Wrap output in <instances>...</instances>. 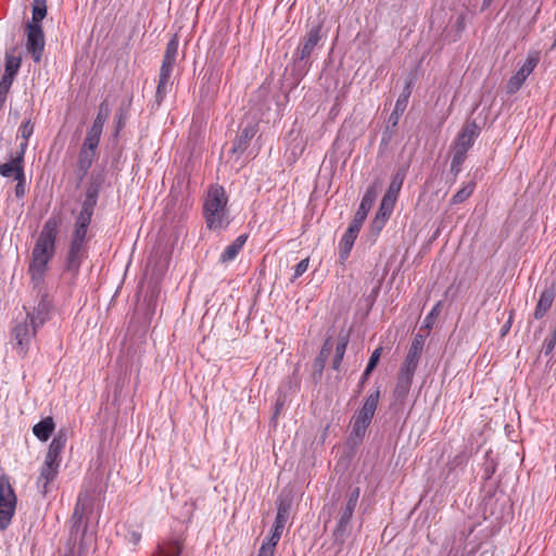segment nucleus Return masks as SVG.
<instances>
[{
    "instance_id": "f257e3e1",
    "label": "nucleus",
    "mask_w": 556,
    "mask_h": 556,
    "mask_svg": "<svg viewBox=\"0 0 556 556\" xmlns=\"http://www.w3.org/2000/svg\"><path fill=\"white\" fill-rule=\"evenodd\" d=\"M59 223V219L55 217H50L46 220L31 251L28 274L30 275V282L34 288H38L43 283L49 262L55 253Z\"/></svg>"
},
{
    "instance_id": "f03ea898",
    "label": "nucleus",
    "mask_w": 556,
    "mask_h": 556,
    "mask_svg": "<svg viewBox=\"0 0 556 556\" xmlns=\"http://www.w3.org/2000/svg\"><path fill=\"white\" fill-rule=\"evenodd\" d=\"M359 495V488L352 489L346 496V501L333 515L336 526L331 533V544L328 547V551L331 552V556H337L342 552L343 546L351 534L350 521L357 505Z\"/></svg>"
},
{
    "instance_id": "7ed1b4c3",
    "label": "nucleus",
    "mask_w": 556,
    "mask_h": 556,
    "mask_svg": "<svg viewBox=\"0 0 556 556\" xmlns=\"http://www.w3.org/2000/svg\"><path fill=\"white\" fill-rule=\"evenodd\" d=\"M228 197L222 186H212L203 205L205 223L208 229L219 230L226 228L230 223L229 210L227 207Z\"/></svg>"
},
{
    "instance_id": "20e7f679",
    "label": "nucleus",
    "mask_w": 556,
    "mask_h": 556,
    "mask_svg": "<svg viewBox=\"0 0 556 556\" xmlns=\"http://www.w3.org/2000/svg\"><path fill=\"white\" fill-rule=\"evenodd\" d=\"M16 507L15 493L5 477L0 478V529L5 530L12 520Z\"/></svg>"
},
{
    "instance_id": "39448f33",
    "label": "nucleus",
    "mask_w": 556,
    "mask_h": 556,
    "mask_svg": "<svg viewBox=\"0 0 556 556\" xmlns=\"http://www.w3.org/2000/svg\"><path fill=\"white\" fill-rule=\"evenodd\" d=\"M325 23V18L319 14L315 21L312 22L306 36L303 38L302 42L299 45L296 49V61L298 63H302L311 56L315 47L321 40V29Z\"/></svg>"
},
{
    "instance_id": "423d86ee",
    "label": "nucleus",
    "mask_w": 556,
    "mask_h": 556,
    "mask_svg": "<svg viewBox=\"0 0 556 556\" xmlns=\"http://www.w3.org/2000/svg\"><path fill=\"white\" fill-rule=\"evenodd\" d=\"M539 61H540L539 52L532 51V52L528 53L525 63L520 66V68L517 71V73L510 77V79L507 83V92L508 93H511V94L516 93L521 88V86L526 81L527 77L536 67Z\"/></svg>"
},
{
    "instance_id": "0eeeda50",
    "label": "nucleus",
    "mask_w": 556,
    "mask_h": 556,
    "mask_svg": "<svg viewBox=\"0 0 556 556\" xmlns=\"http://www.w3.org/2000/svg\"><path fill=\"white\" fill-rule=\"evenodd\" d=\"M26 36V49L31 55L33 60L38 63L41 61L42 52L45 49V36L41 25H27Z\"/></svg>"
},
{
    "instance_id": "6e6552de",
    "label": "nucleus",
    "mask_w": 556,
    "mask_h": 556,
    "mask_svg": "<svg viewBox=\"0 0 556 556\" xmlns=\"http://www.w3.org/2000/svg\"><path fill=\"white\" fill-rule=\"evenodd\" d=\"M425 339L421 334H416L410 343L406 357L401 365L400 370L409 375H415L424 350Z\"/></svg>"
},
{
    "instance_id": "1a4fd4ad",
    "label": "nucleus",
    "mask_w": 556,
    "mask_h": 556,
    "mask_svg": "<svg viewBox=\"0 0 556 556\" xmlns=\"http://www.w3.org/2000/svg\"><path fill=\"white\" fill-rule=\"evenodd\" d=\"M178 54V38L175 35L168 42L163 56L159 80L170 81Z\"/></svg>"
},
{
    "instance_id": "9d476101",
    "label": "nucleus",
    "mask_w": 556,
    "mask_h": 556,
    "mask_svg": "<svg viewBox=\"0 0 556 556\" xmlns=\"http://www.w3.org/2000/svg\"><path fill=\"white\" fill-rule=\"evenodd\" d=\"M26 151V143H21V151L14 157L5 163H0V175L5 178H20L24 174V154Z\"/></svg>"
},
{
    "instance_id": "9b49d317",
    "label": "nucleus",
    "mask_w": 556,
    "mask_h": 556,
    "mask_svg": "<svg viewBox=\"0 0 556 556\" xmlns=\"http://www.w3.org/2000/svg\"><path fill=\"white\" fill-rule=\"evenodd\" d=\"M101 180L99 178L93 179L86 190V198L83 202L81 210L78 214L80 217L92 218L94 207L98 202Z\"/></svg>"
},
{
    "instance_id": "f8f14e48",
    "label": "nucleus",
    "mask_w": 556,
    "mask_h": 556,
    "mask_svg": "<svg viewBox=\"0 0 556 556\" xmlns=\"http://www.w3.org/2000/svg\"><path fill=\"white\" fill-rule=\"evenodd\" d=\"M36 332L37 329H34L27 317L25 318L24 323H21L14 327L13 336L17 342L21 354L26 353L27 346Z\"/></svg>"
},
{
    "instance_id": "ddd939ff",
    "label": "nucleus",
    "mask_w": 556,
    "mask_h": 556,
    "mask_svg": "<svg viewBox=\"0 0 556 556\" xmlns=\"http://www.w3.org/2000/svg\"><path fill=\"white\" fill-rule=\"evenodd\" d=\"M50 307V303L45 296L40 299L37 306L33 307L31 311L24 306V308L27 311L26 317L29 319L34 329H38L47 321Z\"/></svg>"
},
{
    "instance_id": "4468645a",
    "label": "nucleus",
    "mask_w": 556,
    "mask_h": 556,
    "mask_svg": "<svg viewBox=\"0 0 556 556\" xmlns=\"http://www.w3.org/2000/svg\"><path fill=\"white\" fill-rule=\"evenodd\" d=\"M479 132L480 129L477 123L475 121L468 122L464 125L453 146L455 148L468 151L472 147L475 139L479 136Z\"/></svg>"
},
{
    "instance_id": "2eb2a0df",
    "label": "nucleus",
    "mask_w": 556,
    "mask_h": 556,
    "mask_svg": "<svg viewBox=\"0 0 556 556\" xmlns=\"http://www.w3.org/2000/svg\"><path fill=\"white\" fill-rule=\"evenodd\" d=\"M255 134L256 127L254 125H247L244 128H242L236 136L235 140L232 141L230 153L236 155L237 157L242 155L243 152L250 146V142L252 138L255 136Z\"/></svg>"
},
{
    "instance_id": "dca6fc26",
    "label": "nucleus",
    "mask_w": 556,
    "mask_h": 556,
    "mask_svg": "<svg viewBox=\"0 0 556 556\" xmlns=\"http://www.w3.org/2000/svg\"><path fill=\"white\" fill-rule=\"evenodd\" d=\"M292 506V496L290 492L282 491L277 500V515L275 518L274 526L278 528H285L288 522L290 510Z\"/></svg>"
},
{
    "instance_id": "f3484780",
    "label": "nucleus",
    "mask_w": 556,
    "mask_h": 556,
    "mask_svg": "<svg viewBox=\"0 0 556 556\" xmlns=\"http://www.w3.org/2000/svg\"><path fill=\"white\" fill-rule=\"evenodd\" d=\"M379 399L380 391L377 389L366 397L363 406L355 413L354 417L370 424L376 413Z\"/></svg>"
},
{
    "instance_id": "a211bd4d",
    "label": "nucleus",
    "mask_w": 556,
    "mask_h": 556,
    "mask_svg": "<svg viewBox=\"0 0 556 556\" xmlns=\"http://www.w3.org/2000/svg\"><path fill=\"white\" fill-rule=\"evenodd\" d=\"M184 549L182 541L176 538L164 539L157 543L152 556H180Z\"/></svg>"
},
{
    "instance_id": "6ab92c4d",
    "label": "nucleus",
    "mask_w": 556,
    "mask_h": 556,
    "mask_svg": "<svg viewBox=\"0 0 556 556\" xmlns=\"http://www.w3.org/2000/svg\"><path fill=\"white\" fill-rule=\"evenodd\" d=\"M59 469L52 465H41L39 477L37 478L36 485L39 493L46 496L50 492V484L55 480Z\"/></svg>"
},
{
    "instance_id": "aec40b11",
    "label": "nucleus",
    "mask_w": 556,
    "mask_h": 556,
    "mask_svg": "<svg viewBox=\"0 0 556 556\" xmlns=\"http://www.w3.org/2000/svg\"><path fill=\"white\" fill-rule=\"evenodd\" d=\"M413 378H414L413 375L406 374L401 370L399 371L396 384L393 390V397H394L395 403H399L401 405L404 404V402L409 393Z\"/></svg>"
},
{
    "instance_id": "412c9836",
    "label": "nucleus",
    "mask_w": 556,
    "mask_h": 556,
    "mask_svg": "<svg viewBox=\"0 0 556 556\" xmlns=\"http://www.w3.org/2000/svg\"><path fill=\"white\" fill-rule=\"evenodd\" d=\"M87 257V254L67 251L65 258L64 274L70 276L72 282H74L79 274V269L83 261Z\"/></svg>"
},
{
    "instance_id": "4be33fe9",
    "label": "nucleus",
    "mask_w": 556,
    "mask_h": 556,
    "mask_svg": "<svg viewBox=\"0 0 556 556\" xmlns=\"http://www.w3.org/2000/svg\"><path fill=\"white\" fill-rule=\"evenodd\" d=\"M377 198V186L374 184L369 186L361 201L359 207L355 213V216L359 219H366L368 212L374 205Z\"/></svg>"
},
{
    "instance_id": "5701e85b",
    "label": "nucleus",
    "mask_w": 556,
    "mask_h": 556,
    "mask_svg": "<svg viewBox=\"0 0 556 556\" xmlns=\"http://www.w3.org/2000/svg\"><path fill=\"white\" fill-rule=\"evenodd\" d=\"M248 240V235H240L232 243L226 247L224 252L220 254L219 261L220 263H229L233 261L239 252L242 250L243 245Z\"/></svg>"
},
{
    "instance_id": "b1692460",
    "label": "nucleus",
    "mask_w": 556,
    "mask_h": 556,
    "mask_svg": "<svg viewBox=\"0 0 556 556\" xmlns=\"http://www.w3.org/2000/svg\"><path fill=\"white\" fill-rule=\"evenodd\" d=\"M554 298L555 293L553 289H545L542 291L534 311V317L536 319L542 318L548 312L553 304Z\"/></svg>"
},
{
    "instance_id": "393cba45",
    "label": "nucleus",
    "mask_w": 556,
    "mask_h": 556,
    "mask_svg": "<svg viewBox=\"0 0 556 556\" xmlns=\"http://www.w3.org/2000/svg\"><path fill=\"white\" fill-rule=\"evenodd\" d=\"M54 421L52 417L43 418L33 427V432L40 441H47L54 430Z\"/></svg>"
},
{
    "instance_id": "a878e982",
    "label": "nucleus",
    "mask_w": 556,
    "mask_h": 556,
    "mask_svg": "<svg viewBox=\"0 0 556 556\" xmlns=\"http://www.w3.org/2000/svg\"><path fill=\"white\" fill-rule=\"evenodd\" d=\"M91 223L90 218L77 216L75 220V228L72 233V239L87 241V231Z\"/></svg>"
},
{
    "instance_id": "bb28decb",
    "label": "nucleus",
    "mask_w": 556,
    "mask_h": 556,
    "mask_svg": "<svg viewBox=\"0 0 556 556\" xmlns=\"http://www.w3.org/2000/svg\"><path fill=\"white\" fill-rule=\"evenodd\" d=\"M96 150H90L81 147L78 155V168L83 172V175H85L91 167L96 156Z\"/></svg>"
},
{
    "instance_id": "cd10ccee",
    "label": "nucleus",
    "mask_w": 556,
    "mask_h": 556,
    "mask_svg": "<svg viewBox=\"0 0 556 556\" xmlns=\"http://www.w3.org/2000/svg\"><path fill=\"white\" fill-rule=\"evenodd\" d=\"M348 343H349V339L346 336H341L339 338L338 343L336 345V353H334V357H333V362H332V368L334 370H338L341 366V363L343 361V357H344V354L346 351Z\"/></svg>"
},
{
    "instance_id": "c85d7f7f",
    "label": "nucleus",
    "mask_w": 556,
    "mask_h": 556,
    "mask_svg": "<svg viewBox=\"0 0 556 556\" xmlns=\"http://www.w3.org/2000/svg\"><path fill=\"white\" fill-rule=\"evenodd\" d=\"M47 15L46 0H34L31 21L27 25H40Z\"/></svg>"
},
{
    "instance_id": "c756f323",
    "label": "nucleus",
    "mask_w": 556,
    "mask_h": 556,
    "mask_svg": "<svg viewBox=\"0 0 556 556\" xmlns=\"http://www.w3.org/2000/svg\"><path fill=\"white\" fill-rule=\"evenodd\" d=\"M101 135H102L101 128L91 126V128L88 130L85 141L83 143V148H87V149L97 151Z\"/></svg>"
},
{
    "instance_id": "7c9ffc66",
    "label": "nucleus",
    "mask_w": 556,
    "mask_h": 556,
    "mask_svg": "<svg viewBox=\"0 0 556 556\" xmlns=\"http://www.w3.org/2000/svg\"><path fill=\"white\" fill-rule=\"evenodd\" d=\"M370 424L361 420L353 416L352 418V430H351V439L354 441H362L365 437L366 430Z\"/></svg>"
},
{
    "instance_id": "2f4dec72",
    "label": "nucleus",
    "mask_w": 556,
    "mask_h": 556,
    "mask_svg": "<svg viewBox=\"0 0 556 556\" xmlns=\"http://www.w3.org/2000/svg\"><path fill=\"white\" fill-rule=\"evenodd\" d=\"M172 81L159 80L153 106L159 108L162 104L167 93L172 91Z\"/></svg>"
},
{
    "instance_id": "473e14b6",
    "label": "nucleus",
    "mask_w": 556,
    "mask_h": 556,
    "mask_svg": "<svg viewBox=\"0 0 556 556\" xmlns=\"http://www.w3.org/2000/svg\"><path fill=\"white\" fill-rule=\"evenodd\" d=\"M476 184L470 181L463 186L460 190H458L451 199V204H460L466 201L473 192Z\"/></svg>"
},
{
    "instance_id": "72a5a7b5",
    "label": "nucleus",
    "mask_w": 556,
    "mask_h": 556,
    "mask_svg": "<svg viewBox=\"0 0 556 556\" xmlns=\"http://www.w3.org/2000/svg\"><path fill=\"white\" fill-rule=\"evenodd\" d=\"M355 240H356V238H354L353 236L348 235L345 232L342 236L341 241L339 243V249H340L339 253H340L341 262H344L349 257Z\"/></svg>"
},
{
    "instance_id": "f704fd0d",
    "label": "nucleus",
    "mask_w": 556,
    "mask_h": 556,
    "mask_svg": "<svg viewBox=\"0 0 556 556\" xmlns=\"http://www.w3.org/2000/svg\"><path fill=\"white\" fill-rule=\"evenodd\" d=\"M21 66V59L14 55H5V71L4 75L8 78H13L17 74Z\"/></svg>"
},
{
    "instance_id": "c9c22d12",
    "label": "nucleus",
    "mask_w": 556,
    "mask_h": 556,
    "mask_svg": "<svg viewBox=\"0 0 556 556\" xmlns=\"http://www.w3.org/2000/svg\"><path fill=\"white\" fill-rule=\"evenodd\" d=\"M453 159L451 162V172L455 175H457L462 170V165L466 160V155L468 151L455 148L453 146Z\"/></svg>"
},
{
    "instance_id": "e433bc0d",
    "label": "nucleus",
    "mask_w": 556,
    "mask_h": 556,
    "mask_svg": "<svg viewBox=\"0 0 556 556\" xmlns=\"http://www.w3.org/2000/svg\"><path fill=\"white\" fill-rule=\"evenodd\" d=\"M404 177H405L404 173H397L393 177V179H392V181H391V184L389 186V189H388V191L386 192L384 195L390 197V198L396 200L397 195H399V192H400V190L402 188V185H403V181H404Z\"/></svg>"
},
{
    "instance_id": "4c0bfd02",
    "label": "nucleus",
    "mask_w": 556,
    "mask_h": 556,
    "mask_svg": "<svg viewBox=\"0 0 556 556\" xmlns=\"http://www.w3.org/2000/svg\"><path fill=\"white\" fill-rule=\"evenodd\" d=\"M111 110L109 104L104 101L99 105V112L92 123V126L101 128L103 130L104 124L110 116Z\"/></svg>"
},
{
    "instance_id": "58836bf2",
    "label": "nucleus",
    "mask_w": 556,
    "mask_h": 556,
    "mask_svg": "<svg viewBox=\"0 0 556 556\" xmlns=\"http://www.w3.org/2000/svg\"><path fill=\"white\" fill-rule=\"evenodd\" d=\"M395 201L390 197L383 195L377 214L388 219L394 208Z\"/></svg>"
},
{
    "instance_id": "ea45409f",
    "label": "nucleus",
    "mask_w": 556,
    "mask_h": 556,
    "mask_svg": "<svg viewBox=\"0 0 556 556\" xmlns=\"http://www.w3.org/2000/svg\"><path fill=\"white\" fill-rule=\"evenodd\" d=\"M65 443L66 438L64 435H55L49 445L48 452L55 455L56 457H61Z\"/></svg>"
},
{
    "instance_id": "a19ab883",
    "label": "nucleus",
    "mask_w": 556,
    "mask_h": 556,
    "mask_svg": "<svg viewBox=\"0 0 556 556\" xmlns=\"http://www.w3.org/2000/svg\"><path fill=\"white\" fill-rule=\"evenodd\" d=\"M283 529L285 528H278V526L273 525L269 538L264 540L262 544L276 549V546L282 535Z\"/></svg>"
},
{
    "instance_id": "79ce46f5",
    "label": "nucleus",
    "mask_w": 556,
    "mask_h": 556,
    "mask_svg": "<svg viewBox=\"0 0 556 556\" xmlns=\"http://www.w3.org/2000/svg\"><path fill=\"white\" fill-rule=\"evenodd\" d=\"M410 93H412V85H410V83H408V84H406L402 93L400 94L399 99L396 100L395 113H397L400 111L403 112L405 110Z\"/></svg>"
},
{
    "instance_id": "37998d69",
    "label": "nucleus",
    "mask_w": 556,
    "mask_h": 556,
    "mask_svg": "<svg viewBox=\"0 0 556 556\" xmlns=\"http://www.w3.org/2000/svg\"><path fill=\"white\" fill-rule=\"evenodd\" d=\"M84 517V504L81 496L78 497L77 504L75 506L72 520H73V528L78 529L81 526Z\"/></svg>"
},
{
    "instance_id": "c03bdc74",
    "label": "nucleus",
    "mask_w": 556,
    "mask_h": 556,
    "mask_svg": "<svg viewBox=\"0 0 556 556\" xmlns=\"http://www.w3.org/2000/svg\"><path fill=\"white\" fill-rule=\"evenodd\" d=\"M18 131L23 138L22 143H26V147H27L28 139L34 134V125L30 123V121H26L25 123L22 124Z\"/></svg>"
},
{
    "instance_id": "a18cd8bd",
    "label": "nucleus",
    "mask_w": 556,
    "mask_h": 556,
    "mask_svg": "<svg viewBox=\"0 0 556 556\" xmlns=\"http://www.w3.org/2000/svg\"><path fill=\"white\" fill-rule=\"evenodd\" d=\"M381 352H382V348H377L372 353H371V356L369 358V362L366 366V375H370L372 372V370L376 368L378 362H379V358L381 356Z\"/></svg>"
},
{
    "instance_id": "49530a36",
    "label": "nucleus",
    "mask_w": 556,
    "mask_h": 556,
    "mask_svg": "<svg viewBox=\"0 0 556 556\" xmlns=\"http://www.w3.org/2000/svg\"><path fill=\"white\" fill-rule=\"evenodd\" d=\"M13 78H8L5 76H2V79L0 81V103H3L5 98H7V93L9 92L12 84H13Z\"/></svg>"
},
{
    "instance_id": "de8ad7c7",
    "label": "nucleus",
    "mask_w": 556,
    "mask_h": 556,
    "mask_svg": "<svg viewBox=\"0 0 556 556\" xmlns=\"http://www.w3.org/2000/svg\"><path fill=\"white\" fill-rule=\"evenodd\" d=\"M68 250L87 254V241H83V240L79 241L77 239L71 238Z\"/></svg>"
},
{
    "instance_id": "09e8293b",
    "label": "nucleus",
    "mask_w": 556,
    "mask_h": 556,
    "mask_svg": "<svg viewBox=\"0 0 556 556\" xmlns=\"http://www.w3.org/2000/svg\"><path fill=\"white\" fill-rule=\"evenodd\" d=\"M365 219H359L358 217L354 216L353 222L350 224L349 228L346 229L345 233L353 236L354 238H357V235L361 230L362 224Z\"/></svg>"
},
{
    "instance_id": "8fccbe9b",
    "label": "nucleus",
    "mask_w": 556,
    "mask_h": 556,
    "mask_svg": "<svg viewBox=\"0 0 556 556\" xmlns=\"http://www.w3.org/2000/svg\"><path fill=\"white\" fill-rule=\"evenodd\" d=\"M15 180L17 181L14 188L15 197L22 199L26 193L25 173L22 177L15 178Z\"/></svg>"
},
{
    "instance_id": "3c124183",
    "label": "nucleus",
    "mask_w": 556,
    "mask_h": 556,
    "mask_svg": "<svg viewBox=\"0 0 556 556\" xmlns=\"http://www.w3.org/2000/svg\"><path fill=\"white\" fill-rule=\"evenodd\" d=\"M308 263H309V258L306 257V258L302 260L301 262H299L295 265V267H294V275H293L292 280L298 279L299 277H301L307 270Z\"/></svg>"
},
{
    "instance_id": "603ef678",
    "label": "nucleus",
    "mask_w": 556,
    "mask_h": 556,
    "mask_svg": "<svg viewBox=\"0 0 556 556\" xmlns=\"http://www.w3.org/2000/svg\"><path fill=\"white\" fill-rule=\"evenodd\" d=\"M61 457H56L55 455L47 452L43 464L42 465H52V467L60 468Z\"/></svg>"
},
{
    "instance_id": "864d4df0",
    "label": "nucleus",
    "mask_w": 556,
    "mask_h": 556,
    "mask_svg": "<svg viewBox=\"0 0 556 556\" xmlns=\"http://www.w3.org/2000/svg\"><path fill=\"white\" fill-rule=\"evenodd\" d=\"M440 307V302L431 309V312L426 316L424 323L427 328L432 326L433 318L438 315Z\"/></svg>"
},
{
    "instance_id": "5fc2aeb1",
    "label": "nucleus",
    "mask_w": 556,
    "mask_h": 556,
    "mask_svg": "<svg viewBox=\"0 0 556 556\" xmlns=\"http://www.w3.org/2000/svg\"><path fill=\"white\" fill-rule=\"evenodd\" d=\"M555 345H556V339L553 336H551V338H548L544 341V344H543L544 354L549 355L553 352Z\"/></svg>"
},
{
    "instance_id": "6e6d98bb",
    "label": "nucleus",
    "mask_w": 556,
    "mask_h": 556,
    "mask_svg": "<svg viewBox=\"0 0 556 556\" xmlns=\"http://www.w3.org/2000/svg\"><path fill=\"white\" fill-rule=\"evenodd\" d=\"M387 220H388L387 218L376 214V217L372 220V228L380 231L383 228V226L386 225Z\"/></svg>"
},
{
    "instance_id": "4d7b16f0",
    "label": "nucleus",
    "mask_w": 556,
    "mask_h": 556,
    "mask_svg": "<svg viewBox=\"0 0 556 556\" xmlns=\"http://www.w3.org/2000/svg\"><path fill=\"white\" fill-rule=\"evenodd\" d=\"M274 555H275V548L265 546L263 544L261 545L258 553H257V556H274Z\"/></svg>"
},
{
    "instance_id": "13d9d810",
    "label": "nucleus",
    "mask_w": 556,
    "mask_h": 556,
    "mask_svg": "<svg viewBox=\"0 0 556 556\" xmlns=\"http://www.w3.org/2000/svg\"><path fill=\"white\" fill-rule=\"evenodd\" d=\"M370 375H366V369L364 370L363 375H362V378H361V381L358 383V388L359 390H362V388L364 387L365 382L367 381L368 377Z\"/></svg>"
},
{
    "instance_id": "bf43d9fd",
    "label": "nucleus",
    "mask_w": 556,
    "mask_h": 556,
    "mask_svg": "<svg viewBox=\"0 0 556 556\" xmlns=\"http://www.w3.org/2000/svg\"><path fill=\"white\" fill-rule=\"evenodd\" d=\"M124 127V121L122 118V116H118L117 117V122H116V134H118V131Z\"/></svg>"
},
{
    "instance_id": "052dcab7",
    "label": "nucleus",
    "mask_w": 556,
    "mask_h": 556,
    "mask_svg": "<svg viewBox=\"0 0 556 556\" xmlns=\"http://www.w3.org/2000/svg\"><path fill=\"white\" fill-rule=\"evenodd\" d=\"M141 535L137 532L131 533V541L136 544L140 541Z\"/></svg>"
},
{
    "instance_id": "680f3d73",
    "label": "nucleus",
    "mask_w": 556,
    "mask_h": 556,
    "mask_svg": "<svg viewBox=\"0 0 556 556\" xmlns=\"http://www.w3.org/2000/svg\"><path fill=\"white\" fill-rule=\"evenodd\" d=\"M493 0H483V5L489 7Z\"/></svg>"
},
{
    "instance_id": "e2e57ef3",
    "label": "nucleus",
    "mask_w": 556,
    "mask_h": 556,
    "mask_svg": "<svg viewBox=\"0 0 556 556\" xmlns=\"http://www.w3.org/2000/svg\"><path fill=\"white\" fill-rule=\"evenodd\" d=\"M318 365H320L321 368L324 367V359H321V357L318 358Z\"/></svg>"
},
{
    "instance_id": "0e129e2a",
    "label": "nucleus",
    "mask_w": 556,
    "mask_h": 556,
    "mask_svg": "<svg viewBox=\"0 0 556 556\" xmlns=\"http://www.w3.org/2000/svg\"><path fill=\"white\" fill-rule=\"evenodd\" d=\"M325 351H326V346L323 348L321 353H320V357L324 356Z\"/></svg>"
},
{
    "instance_id": "69168bd1",
    "label": "nucleus",
    "mask_w": 556,
    "mask_h": 556,
    "mask_svg": "<svg viewBox=\"0 0 556 556\" xmlns=\"http://www.w3.org/2000/svg\"><path fill=\"white\" fill-rule=\"evenodd\" d=\"M394 113H395V111L393 113H391L392 119H395Z\"/></svg>"
},
{
    "instance_id": "338daca9",
    "label": "nucleus",
    "mask_w": 556,
    "mask_h": 556,
    "mask_svg": "<svg viewBox=\"0 0 556 556\" xmlns=\"http://www.w3.org/2000/svg\"><path fill=\"white\" fill-rule=\"evenodd\" d=\"M394 113H395V111L393 113H391L392 119H395Z\"/></svg>"
}]
</instances>
